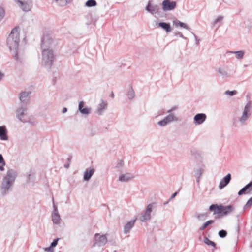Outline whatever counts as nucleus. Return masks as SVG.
Instances as JSON below:
<instances>
[{
  "label": "nucleus",
  "mask_w": 252,
  "mask_h": 252,
  "mask_svg": "<svg viewBox=\"0 0 252 252\" xmlns=\"http://www.w3.org/2000/svg\"><path fill=\"white\" fill-rule=\"evenodd\" d=\"M17 177L16 172L13 169H9L2 179L0 187L1 194L5 196L11 189Z\"/></svg>",
  "instance_id": "f257e3e1"
},
{
  "label": "nucleus",
  "mask_w": 252,
  "mask_h": 252,
  "mask_svg": "<svg viewBox=\"0 0 252 252\" xmlns=\"http://www.w3.org/2000/svg\"><path fill=\"white\" fill-rule=\"evenodd\" d=\"M13 29L7 39V44L10 50L13 51V56L16 61H19L18 49L19 43V34Z\"/></svg>",
  "instance_id": "f03ea898"
},
{
  "label": "nucleus",
  "mask_w": 252,
  "mask_h": 252,
  "mask_svg": "<svg viewBox=\"0 0 252 252\" xmlns=\"http://www.w3.org/2000/svg\"><path fill=\"white\" fill-rule=\"evenodd\" d=\"M42 65L50 68L54 59L53 51L52 49H42Z\"/></svg>",
  "instance_id": "7ed1b4c3"
},
{
  "label": "nucleus",
  "mask_w": 252,
  "mask_h": 252,
  "mask_svg": "<svg viewBox=\"0 0 252 252\" xmlns=\"http://www.w3.org/2000/svg\"><path fill=\"white\" fill-rule=\"evenodd\" d=\"M252 102L249 101L244 107L242 115L238 118V122L241 126L246 125L251 116Z\"/></svg>",
  "instance_id": "20e7f679"
},
{
  "label": "nucleus",
  "mask_w": 252,
  "mask_h": 252,
  "mask_svg": "<svg viewBox=\"0 0 252 252\" xmlns=\"http://www.w3.org/2000/svg\"><path fill=\"white\" fill-rule=\"evenodd\" d=\"M55 46V41L52 35L45 33L42 38L41 47L42 49H52Z\"/></svg>",
  "instance_id": "39448f33"
},
{
  "label": "nucleus",
  "mask_w": 252,
  "mask_h": 252,
  "mask_svg": "<svg viewBox=\"0 0 252 252\" xmlns=\"http://www.w3.org/2000/svg\"><path fill=\"white\" fill-rule=\"evenodd\" d=\"M15 3L23 11L29 12L32 8V0H13Z\"/></svg>",
  "instance_id": "423d86ee"
},
{
  "label": "nucleus",
  "mask_w": 252,
  "mask_h": 252,
  "mask_svg": "<svg viewBox=\"0 0 252 252\" xmlns=\"http://www.w3.org/2000/svg\"><path fill=\"white\" fill-rule=\"evenodd\" d=\"M28 110L27 106L25 105H20L16 111V117L22 123H25L29 122V120L23 118L24 116L27 115L26 112Z\"/></svg>",
  "instance_id": "0eeeda50"
},
{
  "label": "nucleus",
  "mask_w": 252,
  "mask_h": 252,
  "mask_svg": "<svg viewBox=\"0 0 252 252\" xmlns=\"http://www.w3.org/2000/svg\"><path fill=\"white\" fill-rule=\"evenodd\" d=\"M178 121V118L175 116L173 113H169L168 115L165 117L162 120L158 122V125L160 126H165L167 124L172 122H177Z\"/></svg>",
  "instance_id": "6e6552de"
},
{
  "label": "nucleus",
  "mask_w": 252,
  "mask_h": 252,
  "mask_svg": "<svg viewBox=\"0 0 252 252\" xmlns=\"http://www.w3.org/2000/svg\"><path fill=\"white\" fill-rule=\"evenodd\" d=\"M177 5V3L174 1L170 0H164L162 3V9L164 11H171L174 10Z\"/></svg>",
  "instance_id": "1a4fd4ad"
},
{
  "label": "nucleus",
  "mask_w": 252,
  "mask_h": 252,
  "mask_svg": "<svg viewBox=\"0 0 252 252\" xmlns=\"http://www.w3.org/2000/svg\"><path fill=\"white\" fill-rule=\"evenodd\" d=\"M153 208V204L151 203L148 205L146 210L145 211L144 214L142 215L141 217L140 218V220L141 221L144 222L148 220H149L151 219V213L152 211Z\"/></svg>",
  "instance_id": "9d476101"
},
{
  "label": "nucleus",
  "mask_w": 252,
  "mask_h": 252,
  "mask_svg": "<svg viewBox=\"0 0 252 252\" xmlns=\"http://www.w3.org/2000/svg\"><path fill=\"white\" fill-rule=\"evenodd\" d=\"M95 242L94 246L99 247L105 245L107 242V239L105 235H100L98 233L95 234Z\"/></svg>",
  "instance_id": "9b49d317"
},
{
  "label": "nucleus",
  "mask_w": 252,
  "mask_h": 252,
  "mask_svg": "<svg viewBox=\"0 0 252 252\" xmlns=\"http://www.w3.org/2000/svg\"><path fill=\"white\" fill-rule=\"evenodd\" d=\"M30 93L28 92H23L19 94V99L20 105H25L27 106L30 101Z\"/></svg>",
  "instance_id": "f8f14e48"
},
{
  "label": "nucleus",
  "mask_w": 252,
  "mask_h": 252,
  "mask_svg": "<svg viewBox=\"0 0 252 252\" xmlns=\"http://www.w3.org/2000/svg\"><path fill=\"white\" fill-rule=\"evenodd\" d=\"M207 118L206 115L204 113L196 114L193 118L194 123L195 125H201L204 123Z\"/></svg>",
  "instance_id": "ddd939ff"
},
{
  "label": "nucleus",
  "mask_w": 252,
  "mask_h": 252,
  "mask_svg": "<svg viewBox=\"0 0 252 252\" xmlns=\"http://www.w3.org/2000/svg\"><path fill=\"white\" fill-rule=\"evenodd\" d=\"M107 103L104 100L101 99L97 109L95 111V113L99 115H101L103 113L104 110L107 108Z\"/></svg>",
  "instance_id": "4468645a"
},
{
  "label": "nucleus",
  "mask_w": 252,
  "mask_h": 252,
  "mask_svg": "<svg viewBox=\"0 0 252 252\" xmlns=\"http://www.w3.org/2000/svg\"><path fill=\"white\" fill-rule=\"evenodd\" d=\"M146 10L152 14H154L158 13L159 12L160 8L158 5H152L150 1H149L146 7Z\"/></svg>",
  "instance_id": "2eb2a0df"
},
{
  "label": "nucleus",
  "mask_w": 252,
  "mask_h": 252,
  "mask_svg": "<svg viewBox=\"0 0 252 252\" xmlns=\"http://www.w3.org/2000/svg\"><path fill=\"white\" fill-rule=\"evenodd\" d=\"M231 179V175L230 173L228 174L224 178H223L221 180L219 186L220 189H222L223 188H224L226 186H227L230 182Z\"/></svg>",
  "instance_id": "dca6fc26"
},
{
  "label": "nucleus",
  "mask_w": 252,
  "mask_h": 252,
  "mask_svg": "<svg viewBox=\"0 0 252 252\" xmlns=\"http://www.w3.org/2000/svg\"><path fill=\"white\" fill-rule=\"evenodd\" d=\"M234 210V208L232 205H229L228 206H223L221 205V214L223 216H226L232 213Z\"/></svg>",
  "instance_id": "f3484780"
},
{
  "label": "nucleus",
  "mask_w": 252,
  "mask_h": 252,
  "mask_svg": "<svg viewBox=\"0 0 252 252\" xmlns=\"http://www.w3.org/2000/svg\"><path fill=\"white\" fill-rule=\"evenodd\" d=\"M252 190V181L249 184L244 187L238 192V194L239 196L242 195L243 194H248Z\"/></svg>",
  "instance_id": "a211bd4d"
},
{
  "label": "nucleus",
  "mask_w": 252,
  "mask_h": 252,
  "mask_svg": "<svg viewBox=\"0 0 252 252\" xmlns=\"http://www.w3.org/2000/svg\"><path fill=\"white\" fill-rule=\"evenodd\" d=\"M84 105V102L82 101H80L78 105V110L82 114L88 115L91 112V108L86 107L84 108V109H82V107H83Z\"/></svg>",
  "instance_id": "6ab92c4d"
},
{
  "label": "nucleus",
  "mask_w": 252,
  "mask_h": 252,
  "mask_svg": "<svg viewBox=\"0 0 252 252\" xmlns=\"http://www.w3.org/2000/svg\"><path fill=\"white\" fill-rule=\"evenodd\" d=\"M133 178L134 176L132 174L127 173L120 175L119 178V181L121 182H126L133 179Z\"/></svg>",
  "instance_id": "aec40b11"
},
{
  "label": "nucleus",
  "mask_w": 252,
  "mask_h": 252,
  "mask_svg": "<svg viewBox=\"0 0 252 252\" xmlns=\"http://www.w3.org/2000/svg\"><path fill=\"white\" fill-rule=\"evenodd\" d=\"M94 172L95 170L93 168H91L90 169H87L84 172L83 177L84 180L85 181H89L91 179Z\"/></svg>",
  "instance_id": "412c9836"
},
{
  "label": "nucleus",
  "mask_w": 252,
  "mask_h": 252,
  "mask_svg": "<svg viewBox=\"0 0 252 252\" xmlns=\"http://www.w3.org/2000/svg\"><path fill=\"white\" fill-rule=\"evenodd\" d=\"M7 131L5 126H0V139L1 140H8Z\"/></svg>",
  "instance_id": "4be33fe9"
},
{
  "label": "nucleus",
  "mask_w": 252,
  "mask_h": 252,
  "mask_svg": "<svg viewBox=\"0 0 252 252\" xmlns=\"http://www.w3.org/2000/svg\"><path fill=\"white\" fill-rule=\"evenodd\" d=\"M135 222V220H130L124 226V232L127 234L129 232L130 230L133 228Z\"/></svg>",
  "instance_id": "5701e85b"
},
{
  "label": "nucleus",
  "mask_w": 252,
  "mask_h": 252,
  "mask_svg": "<svg viewBox=\"0 0 252 252\" xmlns=\"http://www.w3.org/2000/svg\"><path fill=\"white\" fill-rule=\"evenodd\" d=\"M221 205L212 204L210 206L209 210L214 211V214H220L221 213Z\"/></svg>",
  "instance_id": "b1692460"
},
{
  "label": "nucleus",
  "mask_w": 252,
  "mask_h": 252,
  "mask_svg": "<svg viewBox=\"0 0 252 252\" xmlns=\"http://www.w3.org/2000/svg\"><path fill=\"white\" fill-rule=\"evenodd\" d=\"M52 219L54 223L59 224L60 223L61 218L58 210H56V213H52Z\"/></svg>",
  "instance_id": "393cba45"
},
{
  "label": "nucleus",
  "mask_w": 252,
  "mask_h": 252,
  "mask_svg": "<svg viewBox=\"0 0 252 252\" xmlns=\"http://www.w3.org/2000/svg\"><path fill=\"white\" fill-rule=\"evenodd\" d=\"M158 27H161L165 30L167 32H170L172 31V29L169 23L159 22L158 24Z\"/></svg>",
  "instance_id": "a878e982"
},
{
  "label": "nucleus",
  "mask_w": 252,
  "mask_h": 252,
  "mask_svg": "<svg viewBox=\"0 0 252 252\" xmlns=\"http://www.w3.org/2000/svg\"><path fill=\"white\" fill-rule=\"evenodd\" d=\"M72 0H53L56 4L60 6H64L70 3Z\"/></svg>",
  "instance_id": "bb28decb"
},
{
  "label": "nucleus",
  "mask_w": 252,
  "mask_h": 252,
  "mask_svg": "<svg viewBox=\"0 0 252 252\" xmlns=\"http://www.w3.org/2000/svg\"><path fill=\"white\" fill-rule=\"evenodd\" d=\"M229 53L236 55V58L238 60H241L244 58L245 51L243 50L229 51Z\"/></svg>",
  "instance_id": "cd10ccee"
},
{
  "label": "nucleus",
  "mask_w": 252,
  "mask_h": 252,
  "mask_svg": "<svg viewBox=\"0 0 252 252\" xmlns=\"http://www.w3.org/2000/svg\"><path fill=\"white\" fill-rule=\"evenodd\" d=\"M195 217L199 221H203L205 220L208 217V214L204 213H196L194 215Z\"/></svg>",
  "instance_id": "c85d7f7f"
},
{
  "label": "nucleus",
  "mask_w": 252,
  "mask_h": 252,
  "mask_svg": "<svg viewBox=\"0 0 252 252\" xmlns=\"http://www.w3.org/2000/svg\"><path fill=\"white\" fill-rule=\"evenodd\" d=\"M174 24L176 26H179L181 27L185 28V29H187L188 30H189L190 29V28L185 23L181 22H180L178 20H176V21H174Z\"/></svg>",
  "instance_id": "c756f323"
},
{
  "label": "nucleus",
  "mask_w": 252,
  "mask_h": 252,
  "mask_svg": "<svg viewBox=\"0 0 252 252\" xmlns=\"http://www.w3.org/2000/svg\"><path fill=\"white\" fill-rule=\"evenodd\" d=\"M127 97L128 99L132 100L135 97V92L132 87V86H130L129 90L128 91L127 94Z\"/></svg>",
  "instance_id": "7c9ffc66"
},
{
  "label": "nucleus",
  "mask_w": 252,
  "mask_h": 252,
  "mask_svg": "<svg viewBox=\"0 0 252 252\" xmlns=\"http://www.w3.org/2000/svg\"><path fill=\"white\" fill-rule=\"evenodd\" d=\"M218 72L224 77H228L229 75L227 71L224 68H219Z\"/></svg>",
  "instance_id": "2f4dec72"
},
{
  "label": "nucleus",
  "mask_w": 252,
  "mask_h": 252,
  "mask_svg": "<svg viewBox=\"0 0 252 252\" xmlns=\"http://www.w3.org/2000/svg\"><path fill=\"white\" fill-rule=\"evenodd\" d=\"M214 223L213 220H209L205 222L199 228V230L202 231L206 229L209 225Z\"/></svg>",
  "instance_id": "473e14b6"
},
{
  "label": "nucleus",
  "mask_w": 252,
  "mask_h": 252,
  "mask_svg": "<svg viewBox=\"0 0 252 252\" xmlns=\"http://www.w3.org/2000/svg\"><path fill=\"white\" fill-rule=\"evenodd\" d=\"M97 5V2L95 0H88L85 3V6L88 7L95 6Z\"/></svg>",
  "instance_id": "72a5a7b5"
},
{
  "label": "nucleus",
  "mask_w": 252,
  "mask_h": 252,
  "mask_svg": "<svg viewBox=\"0 0 252 252\" xmlns=\"http://www.w3.org/2000/svg\"><path fill=\"white\" fill-rule=\"evenodd\" d=\"M204 242L207 245H211L212 247L216 248V244L215 242L210 240L207 237H205L204 239Z\"/></svg>",
  "instance_id": "f704fd0d"
},
{
  "label": "nucleus",
  "mask_w": 252,
  "mask_h": 252,
  "mask_svg": "<svg viewBox=\"0 0 252 252\" xmlns=\"http://www.w3.org/2000/svg\"><path fill=\"white\" fill-rule=\"evenodd\" d=\"M203 172V169L202 168H199L195 171V175L196 177L201 178L202 174Z\"/></svg>",
  "instance_id": "c9c22d12"
},
{
  "label": "nucleus",
  "mask_w": 252,
  "mask_h": 252,
  "mask_svg": "<svg viewBox=\"0 0 252 252\" xmlns=\"http://www.w3.org/2000/svg\"><path fill=\"white\" fill-rule=\"evenodd\" d=\"M237 93V92L236 90H233V91L227 90L225 92L224 94L225 95H229V96H233V95L236 94Z\"/></svg>",
  "instance_id": "e433bc0d"
},
{
  "label": "nucleus",
  "mask_w": 252,
  "mask_h": 252,
  "mask_svg": "<svg viewBox=\"0 0 252 252\" xmlns=\"http://www.w3.org/2000/svg\"><path fill=\"white\" fill-rule=\"evenodd\" d=\"M123 166L124 161L123 160H120L118 162L117 165L115 166V168L118 170H120L123 168Z\"/></svg>",
  "instance_id": "4c0bfd02"
},
{
  "label": "nucleus",
  "mask_w": 252,
  "mask_h": 252,
  "mask_svg": "<svg viewBox=\"0 0 252 252\" xmlns=\"http://www.w3.org/2000/svg\"><path fill=\"white\" fill-rule=\"evenodd\" d=\"M227 233L226 231H225L224 230H221L219 232V235L220 238L225 237L227 235Z\"/></svg>",
  "instance_id": "58836bf2"
},
{
  "label": "nucleus",
  "mask_w": 252,
  "mask_h": 252,
  "mask_svg": "<svg viewBox=\"0 0 252 252\" xmlns=\"http://www.w3.org/2000/svg\"><path fill=\"white\" fill-rule=\"evenodd\" d=\"M252 205V197H251L245 205L244 208L246 209Z\"/></svg>",
  "instance_id": "ea45409f"
},
{
  "label": "nucleus",
  "mask_w": 252,
  "mask_h": 252,
  "mask_svg": "<svg viewBox=\"0 0 252 252\" xmlns=\"http://www.w3.org/2000/svg\"><path fill=\"white\" fill-rule=\"evenodd\" d=\"M60 240V238H56L53 240V241L51 244V247L54 248L56 247L58 244V241Z\"/></svg>",
  "instance_id": "a19ab883"
},
{
  "label": "nucleus",
  "mask_w": 252,
  "mask_h": 252,
  "mask_svg": "<svg viewBox=\"0 0 252 252\" xmlns=\"http://www.w3.org/2000/svg\"><path fill=\"white\" fill-rule=\"evenodd\" d=\"M4 16V9L0 7V21L3 18Z\"/></svg>",
  "instance_id": "79ce46f5"
},
{
  "label": "nucleus",
  "mask_w": 252,
  "mask_h": 252,
  "mask_svg": "<svg viewBox=\"0 0 252 252\" xmlns=\"http://www.w3.org/2000/svg\"><path fill=\"white\" fill-rule=\"evenodd\" d=\"M223 18V17L221 16H219V17H218L217 18H216L214 21V25L217 23L218 22H221Z\"/></svg>",
  "instance_id": "37998d69"
},
{
  "label": "nucleus",
  "mask_w": 252,
  "mask_h": 252,
  "mask_svg": "<svg viewBox=\"0 0 252 252\" xmlns=\"http://www.w3.org/2000/svg\"><path fill=\"white\" fill-rule=\"evenodd\" d=\"M178 109V106H173L170 109L168 110L167 111V113H172V112L176 110L177 109Z\"/></svg>",
  "instance_id": "c03bdc74"
},
{
  "label": "nucleus",
  "mask_w": 252,
  "mask_h": 252,
  "mask_svg": "<svg viewBox=\"0 0 252 252\" xmlns=\"http://www.w3.org/2000/svg\"><path fill=\"white\" fill-rule=\"evenodd\" d=\"M53 248V247H51V246H50L49 247L45 248L44 250L47 252H54Z\"/></svg>",
  "instance_id": "a18cd8bd"
},
{
  "label": "nucleus",
  "mask_w": 252,
  "mask_h": 252,
  "mask_svg": "<svg viewBox=\"0 0 252 252\" xmlns=\"http://www.w3.org/2000/svg\"><path fill=\"white\" fill-rule=\"evenodd\" d=\"M0 163L3 164V165H5V162L1 154H0Z\"/></svg>",
  "instance_id": "49530a36"
},
{
  "label": "nucleus",
  "mask_w": 252,
  "mask_h": 252,
  "mask_svg": "<svg viewBox=\"0 0 252 252\" xmlns=\"http://www.w3.org/2000/svg\"><path fill=\"white\" fill-rule=\"evenodd\" d=\"M175 35L176 36H179L180 37H182L183 38H185V37L182 34V33L181 32H178L175 33Z\"/></svg>",
  "instance_id": "de8ad7c7"
},
{
  "label": "nucleus",
  "mask_w": 252,
  "mask_h": 252,
  "mask_svg": "<svg viewBox=\"0 0 252 252\" xmlns=\"http://www.w3.org/2000/svg\"><path fill=\"white\" fill-rule=\"evenodd\" d=\"M177 193H178L177 192H175L173 194H172V195L170 197V199H173L174 197H175V196L177 195Z\"/></svg>",
  "instance_id": "09e8293b"
},
{
  "label": "nucleus",
  "mask_w": 252,
  "mask_h": 252,
  "mask_svg": "<svg viewBox=\"0 0 252 252\" xmlns=\"http://www.w3.org/2000/svg\"><path fill=\"white\" fill-rule=\"evenodd\" d=\"M193 35H194V36L195 37V39L196 40V44L197 45H198L199 44V40L197 39V37L196 35L195 34L193 33Z\"/></svg>",
  "instance_id": "8fccbe9b"
},
{
  "label": "nucleus",
  "mask_w": 252,
  "mask_h": 252,
  "mask_svg": "<svg viewBox=\"0 0 252 252\" xmlns=\"http://www.w3.org/2000/svg\"><path fill=\"white\" fill-rule=\"evenodd\" d=\"M4 166L5 165H3V164H2V165H0V171H3L4 170Z\"/></svg>",
  "instance_id": "3c124183"
},
{
  "label": "nucleus",
  "mask_w": 252,
  "mask_h": 252,
  "mask_svg": "<svg viewBox=\"0 0 252 252\" xmlns=\"http://www.w3.org/2000/svg\"><path fill=\"white\" fill-rule=\"evenodd\" d=\"M54 211L53 213H56V210H58L57 207L55 204H53Z\"/></svg>",
  "instance_id": "603ef678"
},
{
  "label": "nucleus",
  "mask_w": 252,
  "mask_h": 252,
  "mask_svg": "<svg viewBox=\"0 0 252 252\" xmlns=\"http://www.w3.org/2000/svg\"><path fill=\"white\" fill-rule=\"evenodd\" d=\"M67 109L66 107H64L63 108V109L62 110V113H65L67 112Z\"/></svg>",
  "instance_id": "864d4df0"
},
{
  "label": "nucleus",
  "mask_w": 252,
  "mask_h": 252,
  "mask_svg": "<svg viewBox=\"0 0 252 252\" xmlns=\"http://www.w3.org/2000/svg\"><path fill=\"white\" fill-rule=\"evenodd\" d=\"M233 121H234L233 123H234L235 127H237V123H236L237 119H234L233 120Z\"/></svg>",
  "instance_id": "5fc2aeb1"
},
{
  "label": "nucleus",
  "mask_w": 252,
  "mask_h": 252,
  "mask_svg": "<svg viewBox=\"0 0 252 252\" xmlns=\"http://www.w3.org/2000/svg\"><path fill=\"white\" fill-rule=\"evenodd\" d=\"M3 76H4L3 73L1 71H0V80L2 79V78L3 77Z\"/></svg>",
  "instance_id": "6e6d98bb"
},
{
  "label": "nucleus",
  "mask_w": 252,
  "mask_h": 252,
  "mask_svg": "<svg viewBox=\"0 0 252 252\" xmlns=\"http://www.w3.org/2000/svg\"><path fill=\"white\" fill-rule=\"evenodd\" d=\"M200 178L196 177V182L199 184Z\"/></svg>",
  "instance_id": "4d7b16f0"
},
{
  "label": "nucleus",
  "mask_w": 252,
  "mask_h": 252,
  "mask_svg": "<svg viewBox=\"0 0 252 252\" xmlns=\"http://www.w3.org/2000/svg\"><path fill=\"white\" fill-rule=\"evenodd\" d=\"M110 96H111V97L112 98H114V93H113V92H112V93H111Z\"/></svg>",
  "instance_id": "13d9d810"
},
{
  "label": "nucleus",
  "mask_w": 252,
  "mask_h": 252,
  "mask_svg": "<svg viewBox=\"0 0 252 252\" xmlns=\"http://www.w3.org/2000/svg\"><path fill=\"white\" fill-rule=\"evenodd\" d=\"M68 167H69V164H67V165L65 164V165H64V167L67 168H68Z\"/></svg>",
  "instance_id": "bf43d9fd"
},
{
  "label": "nucleus",
  "mask_w": 252,
  "mask_h": 252,
  "mask_svg": "<svg viewBox=\"0 0 252 252\" xmlns=\"http://www.w3.org/2000/svg\"><path fill=\"white\" fill-rule=\"evenodd\" d=\"M191 153H192V155H194V154H195V153H197V152L195 151H191Z\"/></svg>",
  "instance_id": "052dcab7"
},
{
  "label": "nucleus",
  "mask_w": 252,
  "mask_h": 252,
  "mask_svg": "<svg viewBox=\"0 0 252 252\" xmlns=\"http://www.w3.org/2000/svg\"><path fill=\"white\" fill-rule=\"evenodd\" d=\"M168 202H169V201H167V202H165V203H164V204H168Z\"/></svg>",
  "instance_id": "680f3d73"
}]
</instances>
